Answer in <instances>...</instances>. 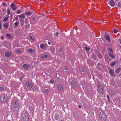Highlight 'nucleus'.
<instances>
[{
    "mask_svg": "<svg viewBox=\"0 0 121 121\" xmlns=\"http://www.w3.org/2000/svg\"><path fill=\"white\" fill-rule=\"evenodd\" d=\"M110 56L112 58L114 59L115 58V56L112 54Z\"/></svg>",
    "mask_w": 121,
    "mask_h": 121,
    "instance_id": "37998d69",
    "label": "nucleus"
},
{
    "mask_svg": "<svg viewBox=\"0 0 121 121\" xmlns=\"http://www.w3.org/2000/svg\"><path fill=\"white\" fill-rule=\"evenodd\" d=\"M40 47L41 48L43 49H45L46 47V45L43 43L40 44Z\"/></svg>",
    "mask_w": 121,
    "mask_h": 121,
    "instance_id": "9d476101",
    "label": "nucleus"
},
{
    "mask_svg": "<svg viewBox=\"0 0 121 121\" xmlns=\"http://www.w3.org/2000/svg\"><path fill=\"white\" fill-rule=\"evenodd\" d=\"M80 71L82 72H84V70L83 69V67H79Z\"/></svg>",
    "mask_w": 121,
    "mask_h": 121,
    "instance_id": "b1692460",
    "label": "nucleus"
},
{
    "mask_svg": "<svg viewBox=\"0 0 121 121\" xmlns=\"http://www.w3.org/2000/svg\"><path fill=\"white\" fill-rule=\"evenodd\" d=\"M26 85L28 88L30 89L33 87V84L32 82L29 81H27L26 82Z\"/></svg>",
    "mask_w": 121,
    "mask_h": 121,
    "instance_id": "7ed1b4c3",
    "label": "nucleus"
},
{
    "mask_svg": "<svg viewBox=\"0 0 121 121\" xmlns=\"http://www.w3.org/2000/svg\"><path fill=\"white\" fill-rule=\"evenodd\" d=\"M113 32L114 33H117V32H118V31L117 30L115 29H113Z\"/></svg>",
    "mask_w": 121,
    "mask_h": 121,
    "instance_id": "79ce46f5",
    "label": "nucleus"
},
{
    "mask_svg": "<svg viewBox=\"0 0 121 121\" xmlns=\"http://www.w3.org/2000/svg\"><path fill=\"white\" fill-rule=\"evenodd\" d=\"M117 6L119 7H121V4L120 3H118Z\"/></svg>",
    "mask_w": 121,
    "mask_h": 121,
    "instance_id": "ea45409f",
    "label": "nucleus"
},
{
    "mask_svg": "<svg viewBox=\"0 0 121 121\" xmlns=\"http://www.w3.org/2000/svg\"><path fill=\"white\" fill-rule=\"evenodd\" d=\"M9 18V17H5L3 19V21L4 22H6L7 21Z\"/></svg>",
    "mask_w": 121,
    "mask_h": 121,
    "instance_id": "a878e982",
    "label": "nucleus"
},
{
    "mask_svg": "<svg viewBox=\"0 0 121 121\" xmlns=\"http://www.w3.org/2000/svg\"><path fill=\"white\" fill-rule=\"evenodd\" d=\"M98 89L99 90H101L103 89V88H102V86H101L100 84L99 85H98Z\"/></svg>",
    "mask_w": 121,
    "mask_h": 121,
    "instance_id": "393cba45",
    "label": "nucleus"
},
{
    "mask_svg": "<svg viewBox=\"0 0 121 121\" xmlns=\"http://www.w3.org/2000/svg\"><path fill=\"white\" fill-rule=\"evenodd\" d=\"M121 70V68L120 67H119L116 70L115 72L117 74Z\"/></svg>",
    "mask_w": 121,
    "mask_h": 121,
    "instance_id": "a211bd4d",
    "label": "nucleus"
},
{
    "mask_svg": "<svg viewBox=\"0 0 121 121\" xmlns=\"http://www.w3.org/2000/svg\"><path fill=\"white\" fill-rule=\"evenodd\" d=\"M5 55L7 57L9 58L12 56V53L11 52L8 51L5 52Z\"/></svg>",
    "mask_w": 121,
    "mask_h": 121,
    "instance_id": "6e6552de",
    "label": "nucleus"
},
{
    "mask_svg": "<svg viewBox=\"0 0 121 121\" xmlns=\"http://www.w3.org/2000/svg\"><path fill=\"white\" fill-rule=\"evenodd\" d=\"M48 43L49 44H50V42H48Z\"/></svg>",
    "mask_w": 121,
    "mask_h": 121,
    "instance_id": "0e129e2a",
    "label": "nucleus"
},
{
    "mask_svg": "<svg viewBox=\"0 0 121 121\" xmlns=\"http://www.w3.org/2000/svg\"><path fill=\"white\" fill-rule=\"evenodd\" d=\"M30 39H31L33 41H34L35 39L33 38L32 36L31 35H30Z\"/></svg>",
    "mask_w": 121,
    "mask_h": 121,
    "instance_id": "4c0bfd02",
    "label": "nucleus"
},
{
    "mask_svg": "<svg viewBox=\"0 0 121 121\" xmlns=\"http://www.w3.org/2000/svg\"><path fill=\"white\" fill-rule=\"evenodd\" d=\"M107 99H108V100H110V99H109V96H108V95H107Z\"/></svg>",
    "mask_w": 121,
    "mask_h": 121,
    "instance_id": "09e8293b",
    "label": "nucleus"
},
{
    "mask_svg": "<svg viewBox=\"0 0 121 121\" xmlns=\"http://www.w3.org/2000/svg\"><path fill=\"white\" fill-rule=\"evenodd\" d=\"M74 112L76 114H78V113L76 112Z\"/></svg>",
    "mask_w": 121,
    "mask_h": 121,
    "instance_id": "13d9d810",
    "label": "nucleus"
},
{
    "mask_svg": "<svg viewBox=\"0 0 121 121\" xmlns=\"http://www.w3.org/2000/svg\"><path fill=\"white\" fill-rule=\"evenodd\" d=\"M3 6L4 7H6L7 6V4L4 3H3Z\"/></svg>",
    "mask_w": 121,
    "mask_h": 121,
    "instance_id": "a19ab883",
    "label": "nucleus"
},
{
    "mask_svg": "<svg viewBox=\"0 0 121 121\" xmlns=\"http://www.w3.org/2000/svg\"><path fill=\"white\" fill-rule=\"evenodd\" d=\"M23 119L24 121H28L29 120V115L27 112L24 113L22 115Z\"/></svg>",
    "mask_w": 121,
    "mask_h": 121,
    "instance_id": "f03ea898",
    "label": "nucleus"
},
{
    "mask_svg": "<svg viewBox=\"0 0 121 121\" xmlns=\"http://www.w3.org/2000/svg\"><path fill=\"white\" fill-rule=\"evenodd\" d=\"M115 62H117V61L116 60H115Z\"/></svg>",
    "mask_w": 121,
    "mask_h": 121,
    "instance_id": "338daca9",
    "label": "nucleus"
},
{
    "mask_svg": "<svg viewBox=\"0 0 121 121\" xmlns=\"http://www.w3.org/2000/svg\"><path fill=\"white\" fill-rule=\"evenodd\" d=\"M85 48L88 51H89L90 49V48L87 46L85 47Z\"/></svg>",
    "mask_w": 121,
    "mask_h": 121,
    "instance_id": "473e14b6",
    "label": "nucleus"
},
{
    "mask_svg": "<svg viewBox=\"0 0 121 121\" xmlns=\"http://www.w3.org/2000/svg\"><path fill=\"white\" fill-rule=\"evenodd\" d=\"M6 10V9L4 8H2V11L3 12H5Z\"/></svg>",
    "mask_w": 121,
    "mask_h": 121,
    "instance_id": "c756f323",
    "label": "nucleus"
},
{
    "mask_svg": "<svg viewBox=\"0 0 121 121\" xmlns=\"http://www.w3.org/2000/svg\"><path fill=\"white\" fill-rule=\"evenodd\" d=\"M1 38H2V39H4V37L3 36H1Z\"/></svg>",
    "mask_w": 121,
    "mask_h": 121,
    "instance_id": "bf43d9fd",
    "label": "nucleus"
},
{
    "mask_svg": "<svg viewBox=\"0 0 121 121\" xmlns=\"http://www.w3.org/2000/svg\"><path fill=\"white\" fill-rule=\"evenodd\" d=\"M48 57V56L46 54L43 55L41 56L42 59H44L47 58Z\"/></svg>",
    "mask_w": 121,
    "mask_h": 121,
    "instance_id": "4be33fe9",
    "label": "nucleus"
},
{
    "mask_svg": "<svg viewBox=\"0 0 121 121\" xmlns=\"http://www.w3.org/2000/svg\"><path fill=\"white\" fill-rule=\"evenodd\" d=\"M16 52L18 53H21V51L20 50L18 49L16 51Z\"/></svg>",
    "mask_w": 121,
    "mask_h": 121,
    "instance_id": "f704fd0d",
    "label": "nucleus"
},
{
    "mask_svg": "<svg viewBox=\"0 0 121 121\" xmlns=\"http://www.w3.org/2000/svg\"><path fill=\"white\" fill-rule=\"evenodd\" d=\"M58 32H56V33L55 35V36H58Z\"/></svg>",
    "mask_w": 121,
    "mask_h": 121,
    "instance_id": "3c124183",
    "label": "nucleus"
},
{
    "mask_svg": "<svg viewBox=\"0 0 121 121\" xmlns=\"http://www.w3.org/2000/svg\"><path fill=\"white\" fill-rule=\"evenodd\" d=\"M60 117V116L57 113H56L54 116V119L56 120H58Z\"/></svg>",
    "mask_w": 121,
    "mask_h": 121,
    "instance_id": "9b49d317",
    "label": "nucleus"
},
{
    "mask_svg": "<svg viewBox=\"0 0 121 121\" xmlns=\"http://www.w3.org/2000/svg\"><path fill=\"white\" fill-rule=\"evenodd\" d=\"M23 77H21L20 79V81H21L22 80V78Z\"/></svg>",
    "mask_w": 121,
    "mask_h": 121,
    "instance_id": "5fc2aeb1",
    "label": "nucleus"
},
{
    "mask_svg": "<svg viewBox=\"0 0 121 121\" xmlns=\"http://www.w3.org/2000/svg\"><path fill=\"white\" fill-rule=\"evenodd\" d=\"M11 6L13 11L15 10L17 8V7L14 3H12L11 4Z\"/></svg>",
    "mask_w": 121,
    "mask_h": 121,
    "instance_id": "1a4fd4ad",
    "label": "nucleus"
},
{
    "mask_svg": "<svg viewBox=\"0 0 121 121\" xmlns=\"http://www.w3.org/2000/svg\"><path fill=\"white\" fill-rule=\"evenodd\" d=\"M20 20V21H21V22H22V23H23V24H24V20L22 19H21Z\"/></svg>",
    "mask_w": 121,
    "mask_h": 121,
    "instance_id": "a18cd8bd",
    "label": "nucleus"
},
{
    "mask_svg": "<svg viewBox=\"0 0 121 121\" xmlns=\"http://www.w3.org/2000/svg\"><path fill=\"white\" fill-rule=\"evenodd\" d=\"M83 105L85 108H87L88 107V106L87 104L86 103H85L83 104Z\"/></svg>",
    "mask_w": 121,
    "mask_h": 121,
    "instance_id": "2f4dec72",
    "label": "nucleus"
},
{
    "mask_svg": "<svg viewBox=\"0 0 121 121\" xmlns=\"http://www.w3.org/2000/svg\"><path fill=\"white\" fill-rule=\"evenodd\" d=\"M7 100L6 96L2 95L0 97V100L2 102L5 101Z\"/></svg>",
    "mask_w": 121,
    "mask_h": 121,
    "instance_id": "0eeeda50",
    "label": "nucleus"
},
{
    "mask_svg": "<svg viewBox=\"0 0 121 121\" xmlns=\"http://www.w3.org/2000/svg\"><path fill=\"white\" fill-rule=\"evenodd\" d=\"M24 24H23V23L22 22L21 23V25L22 26Z\"/></svg>",
    "mask_w": 121,
    "mask_h": 121,
    "instance_id": "680f3d73",
    "label": "nucleus"
},
{
    "mask_svg": "<svg viewBox=\"0 0 121 121\" xmlns=\"http://www.w3.org/2000/svg\"><path fill=\"white\" fill-rule=\"evenodd\" d=\"M99 63L98 65H99Z\"/></svg>",
    "mask_w": 121,
    "mask_h": 121,
    "instance_id": "774afa93",
    "label": "nucleus"
},
{
    "mask_svg": "<svg viewBox=\"0 0 121 121\" xmlns=\"http://www.w3.org/2000/svg\"><path fill=\"white\" fill-rule=\"evenodd\" d=\"M99 117L103 121H105L106 119V117L105 113L103 112H101L99 113Z\"/></svg>",
    "mask_w": 121,
    "mask_h": 121,
    "instance_id": "f257e3e1",
    "label": "nucleus"
},
{
    "mask_svg": "<svg viewBox=\"0 0 121 121\" xmlns=\"http://www.w3.org/2000/svg\"><path fill=\"white\" fill-rule=\"evenodd\" d=\"M78 107H79V108H81V106L80 105H79Z\"/></svg>",
    "mask_w": 121,
    "mask_h": 121,
    "instance_id": "4d7b16f0",
    "label": "nucleus"
},
{
    "mask_svg": "<svg viewBox=\"0 0 121 121\" xmlns=\"http://www.w3.org/2000/svg\"><path fill=\"white\" fill-rule=\"evenodd\" d=\"M54 82V80H51L50 81V82L51 83H53Z\"/></svg>",
    "mask_w": 121,
    "mask_h": 121,
    "instance_id": "de8ad7c7",
    "label": "nucleus"
},
{
    "mask_svg": "<svg viewBox=\"0 0 121 121\" xmlns=\"http://www.w3.org/2000/svg\"><path fill=\"white\" fill-rule=\"evenodd\" d=\"M108 54L110 56L112 54L109 52L108 53Z\"/></svg>",
    "mask_w": 121,
    "mask_h": 121,
    "instance_id": "603ef678",
    "label": "nucleus"
},
{
    "mask_svg": "<svg viewBox=\"0 0 121 121\" xmlns=\"http://www.w3.org/2000/svg\"><path fill=\"white\" fill-rule=\"evenodd\" d=\"M98 56L99 58L100 59L101 58H102V56L101 54L100 53H98Z\"/></svg>",
    "mask_w": 121,
    "mask_h": 121,
    "instance_id": "c85d7f7f",
    "label": "nucleus"
},
{
    "mask_svg": "<svg viewBox=\"0 0 121 121\" xmlns=\"http://www.w3.org/2000/svg\"><path fill=\"white\" fill-rule=\"evenodd\" d=\"M120 43L121 44V41H120Z\"/></svg>",
    "mask_w": 121,
    "mask_h": 121,
    "instance_id": "69168bd1",
    "label": "nucleus"
},
{
    "mask_svg": "<svg viewBox=\"0 0 121 121\" xmlns=\"http://www.w3.org/2000/svg\"><path fill=\"white\" fill-rule=\"evenodd\" d=\"M9 24L6 23L4 25V27L6 29H7L8 27Z\"/></svg>",
    "mask_w": 121,
    "mask_h": 121,
    "instance_id": "412c9836",
    "label": "nucleus"
},
{
    "mask_svg": "<svg viewBox=\"0 0 121 121\" xmlns=\"http://www.w3.org/2000/svg\"><path fill=\"white\" fill-rule=\"evenodd\" d=\"M108 49L109 50L110 52H113V50L111 48H108Z\"/></svg>",
    "mask_w": 121,
    "mask_h": 121,
    "instance_id": "e433bc0d",
    "label": "nucleus"
},
{
    "mask_svg": "<svg viewBox=\"0 0 121 121\" xmlns=\"http://www.w3.org/2000/svg\"><path fill=\"white\" fill-rule=\"evenodd\" d=\"M104 38L106 39L108 41H110V37L108 35L106 34H105V35L104 36Z\"/></svg>",
    "mask_w": 121,
    "mask_h": 121,
    "instance_id": "f8f14e48",
    "label": "nucleus"
},
{
    "mask_svg": "<svg viewBox=\"0 0 121 121\" xmlns=\"http://www.w3.org/2000/svg\"><path fill=\"white\" fill-rule=\"evenodd\" d=\"M60 52H62V50H61L60 49Z\"/></svg>",
    "mask_w": 121,
    "mask_h": 121,
    "instance_id": "052dcab7",
    "label": "nucleus"
},
{
    "mask_svg": "<svg viewBox=\"0 0 121 121\" xmlns=\"http://www.w3.org/2000/svg\"><path fill=\"white\" fill-rule=\"evenodd\" d=\"M23 67L25 69H27L29 67V65H26L25 64L23 66Z\"/></svg>",
    "mask_w": 121,
    "mask_h": 121,
    "instance_id": "ddd939ff",
    "label": "nucleus"
},
{
    "mask_svg": "<svg viewBox=\"0 0 121 121\" xmlns=\"http://www.w3.org/2000/svg\"><path fill=\"white\" fill-rule=\"evenodd\" d=\"M10 14V11L9 9H7V14L9 15Z\"/></svg>",
    "mask_w": 121,
    "mask_h": 121,
    "instance_id": "58836bf2",
    "label": "nucleus"
},
{
    "mask_svg": "<svg viewBox=\"0 0 121 121\" xmlns=\"http://www.w3.org/2000/svg\"><path fill=\"white\" fill-rule=\"evenodd\" d=\"M6 36L9 39H11L12 37V35L10 34L7 33L6 35Z\"/></svg>",
    "mask_w": 121,
    "mask_h": 121,
    "instance_id": "f3484780",
    "label": "nucleus"
},
{
    "mask_svg": "<svg viewBox=\"0 0 121 121\" xmlns=\"http://www.w3.org/2000/svg\"><path fill=\"white\" fill-rule=\"evenodd\" d=\"M108 54L110 56L112 54L109 52L108 53Z\"/></svg>",
    "mask_w": 121,
    "mask_h": 121,
    "instance_id": "864d4df0",
    "label": "nucleus"
},
{
    "mask_svg": "<svg viewBox=\"0 0 121 121\" xmlns=\"http://www.w3.org/2000/svg\"><path fill=\"white\" fill-rule=\"evenodd\" d=\"M15 19L16 20H17L18 19V17L17 16H16L15 17Z\"/></svg>",
    "mask_w": 121,
    "mask_h": 121,
    "instance_id": "8fccbe9b",
    "label": "nucleus"
},
{
    "mask_svg": "<svg viewBox=\"0 0 121 121\" xmlns=\"http://www.w3.org/2000/svg\"><path fill=\"white\" fill-rule=\"evenodd\" d=\"M64 121V120H60V121Z\"/></svg>",
    "mask_w": 121,
    "mask_h": 121,
    "instance_id": "e2e57ef3",
    "label": "nucleus"
},
{
    "mask_svg": "<svg viewBox=\"0 0 121 121\" xmlns=\"http://www.w3.org/2000/svg\"><path fill=\"white\" fill-rule=\"evenodd\" d=\"M110 94H111L112 95H113L114 94V92L112 91L110 92Z\"/></svg>",
    "mask_w": 121,
    "mask_h": 121,
    "instance_id": "49530a36",
    "label": "nucleus"
},
{
    "mask_svg": "<svg viewBox=\"0 0 121 121\" xmlns=\"http://www.w3.org/2000/svg\"><path fill=\"white\" fill-rule=\"evenodd\" d=\"M64 69L65 70H67L68 69V68L67 67L65 66L64 67Z\"/></svg>",
    "mask_w": 121,
    "mask_h": 121,
    "instance_id": "c03bdc74",
    "label": "nucleus"
},
{
    "mask_svg": "<svg viewBox=\"0 0 121 121\" xmlns=\"http://www.w3.org/2000/svg\"><path fill=\"white\" fill-rule=\"evenodd\" d=\"M45 93L47 95L48 94L49 90L48 89H46L44 91Z\"/></svg>",
    "mask_w": 121,
    "mask_h": 121,
    "instance_id": "cd10ccee",
    "label": "nucleus"
},
{
    "mask_svg": "<svg viewBox=\"0 0 121 121\" xmlns=\"http://www.w3.org/2000/svg\"><path fill=\"white\" fill-rule=\"evenodd\" d=\"M72 86L74 89H76L77 88V83L75 81L73 80L71 82Z\"/></svg>",
    "mask_w": 121,
    "mask_h": 121,
    "instance_id": "423d86ee",
    "label": "nucleus"
},
{
    "mask_svg": "<svg viewBox=\"0 0 121 121\" xmlns=\"http://www.w3.org/2000/svg\"><path fill=\"white\" fill-rule=\"evenodd\" d=\"M32 13V12L30 11H27L26 12L25 15H30Z\"/></svg>",
    "mask_w": 121,
    "mask_h": 121,
    "instance_id": "6ab92c4d",
    "label": "nucleus"
},
{
    "mask_svg": "<svg viewBox=\"0 0 121 121\" xmlns=\"http://www.w3.org/2000/svg\"><path fill=\"white\" fill-rule=\"evenodd\" d=\"M28 52L30 53H32L34 52V50L30 48H28L27 50Z\"/></svg>",
    "mask_w": 121,
    "mask_h": 121,
    "instance_id": "4468645a",
    "label": "nucleus"
},
{
    "mask_svg": "<svg viewBox=\"0 0 121 121\" xmlns=\"http://www.w3.org/2000/svg\"><path fill=\"white\" fill-rule=\"evenodd\" d=\"M110 4L112 6H113L115 4L114 1L113 0H111L110 1Z\"/></svg>",
    "mask_w": 121,
    "mask_h": 121,
    "instance_id": "2eb2a0df",
    "label": "nucleus"
},
{
    "mask_svg": "<svg viewBox=\"0 0 121 121\" xmlns=\"http://www.w3.org/2000/svg\"><path fill=\"white\" fill-rule=\"evenodd\" d=\"M21 12V11L20 9H19L16 12V13L17 14L20 13Z\"/></svg>",
    "mask_w": 121,
    "mask_h": 121,
    "instance_id": "72a5a7b5",
    "label": "nucleus"
},
{
    "mask_svg": "<svg viewBox=\"0 0 121 121\" xmlns=\"http://www.w3.org/2000/svg\"><path fill=\"white\" fill-rule=\"evenodd\" d=\"M12 105L14 108H17L19 106L18 102H17L16 100H14L13 101Z\"/></svg>",
    "mask_w": 121,
    "mask_h": 121,
    "instance_id": "20e7f679",
    "label": "nucleus"
},
{
    "mask_svg": "<svg viewBox=\"0 0 121 121\" xmlns=\"http://www.w3.org/2000/svg\"><path fill=\"white\" fill-rule=\"evenodd\" d=\"M18 16L20 17L21 18L24 19L25 18V16L23 14H22Z\"/></svg>",
    "mask_w": 121,
    "mask_h": 121,
    "instance_id": "aec40b11",
    "label": "nucleus"
},
{
    "mask_svg": "<svg viewBox=\"0 0 121 121\" xmlns=\"http://www.w3.org/2000/svg\"><path fill=\"white\" fill-rule=\"evenodd\" d=\"M109 73L110 75L111 76H113L114 74V71L111 69H110L109 71Z\"/></svg>",
    "mask_w": 121,
    "mask_h": 121,
    "instance_id": "dca6fc26",
    "label": "nucleus"
},
{
    "mask_svg": "<svg viewBox=\"0 0 121 121\" xmlns=\"http://www.w3.org/2000/svg\"><path fill=\"white\" fill-rule=\"evenodd\" d=\"M105 58L107 60H108L109 61H110V59L108 55H106L105 56Z\"/></svg>",
    "mask_w": 121,
    "mask_h": 121,
    "instance_id": "bb28decb",
    "label": "nucleus"
},
{
    "mask_svg": "<svg viewBox=\"0 0 121 121\" xmlns=\"http://www.w3.org/2000/svg\"><path fill=\"white\" fill-rule=\"evenodd\" d=\"M19 24V22H16L14 24L15 27L17 28L18 26V25Z\"/></svg>",
    "mask_w": 121,
    "mask_h": 121,
    "instance_id": "5701e85b",
    "label": "nucleus"
},
{
    "mask_svg": "<svg viewBox=\"0 0 121 121\" xmlns=\"http://www.w3.org/2000/svg\"><path fill=\"white\" fill-rule=\"evenodd\" d=\"M116 63L115 62H113L110 64L111 66H113Z\"/></svg>",
    "mask_w": 121,
    "mask_h": 121,
    "instance_id": "7c9ffc66",
    "label": "nucleus"
},
{
    "mask_svg": "<svg viewBox=\"0 0 121 121\" xmlns=\"http://www.w3.org/2000/svg\"><path fill=\"white\" fill-rule=\"evenodd\" d=\"M4 88L2 87H0V91H4Z\"/></svg>",
    "mask_w": 121,
    "mask_h": 121,
    "instance_id": "c9c22d12",
    "label": "nucleus"
},
{
    "mask_svg": "<svg viewBox=\"0 0 121 121\" xmlns=\"http://www.w3.org/2000/svg\"><path fill=\"white\" fill-rule=\"evenodd\" d=\"M57 87L58 90L60 92L64 90L63 86L61 84H58Z\"/></svg>",
    "mask_w": 121,
    "mask_h": 121,
    "instance_id": "39448f33",
    "label": "nucleus"
},
{
    "mask_svg": "<svg viewBox=\"0 0 121 121\" xmlns=\"http://www.w3.org/2000/svg\"><path fill=\"white\" fill-rule=\"evenodd\" d=\"M1 27H2L1 25V23H0V30Z\"/></svg>",
    "mask_w": 121,
    "mask_h": 121,
    "instance_id": "6e6d98bb",
    "label": "nucleus"
}]
</instances>
